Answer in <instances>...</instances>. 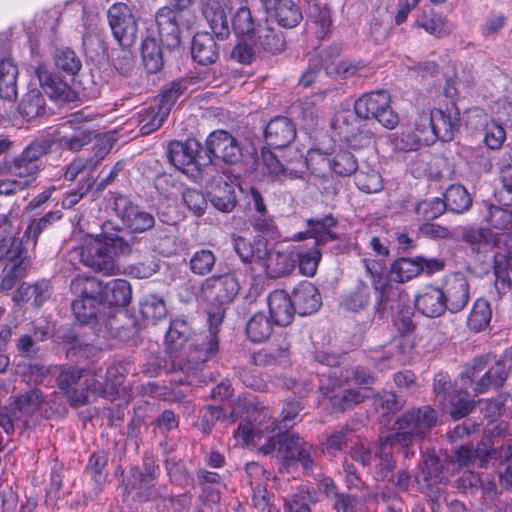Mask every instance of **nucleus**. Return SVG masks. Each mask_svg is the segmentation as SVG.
<instances>
[{
	"label": "nucleus",
	"mask_w": 512,
	"mask_h": 512,
	"mask_svg": "<svg viewBox=\"0 0 512 512\" xmlns=\"http://www.w3.org/2000/svg\"><path fill=\"white\" fill-rule=\"evenodd\" d=\"M239 289L237 278L229 273L209 277L202 283L201 297L211 306L208 311V334L193 335L190 325L181 318L170 322L165 345L171 359V369L185 374L179 381L191 384L201 365L216 355L219 347L217 334L225 317L226 306L235 299Z\"/></svg>",
	"instance_id": "obj_1"
},
{
	"label": "nucleus",
	"mask_w": 512,
	"mask_h": 512,
	"mask_svg": "<svg viewBox=\"0 0 512 512\" xmlns=\"http://www.w3.org/2000/svg\"><path fill=\"white\" fill-rule=\"evenodd\" d=\"M436 412L430 406L413 409L401 415L395 422V434L381 438L374 451L367 449L363 444L355 445L351 449V457L363 466L374 470L376 479L389 478L395 464L392 449L399 444L404 449V456L413 455L408 450L413 439L423 437L436 424Z\"/></svg>",
	"instance_id": "obj_2"
},
{
	"label": "nucleus",
	"mask_w": 512,
	"mask_h": 512,
	"mask_svg": "<svg viewBox=\"0 0 512 512\" xmlns=\"http://www.w3.org/2000/svg\"><path fill=\"white\" fill-rule=\"evenodd\" d=\"M390 94L386 90L366 93L354 104V110L336 112L331 126L347 147L358 150L371 144L372 133L363 129L361 119H376L387 129H394L399 123L398 114L391 108Z\"/></svg>",
	"instance_id": "obj_3"
},
{
	"label": "nucleus",
	"mask_w": 512,
	"mask_h": 512,
	"mask_svg": "<svg viewBox=\"0 0 512 512\" xmlns=\"http://www.w3.org/2000/svg\"><path fill=\"white\" fill-rule=\"evenodd\" d=\"M315 359L327 367L325 370L318 372L320 377L319 389L332 406L340 410L352 407L354 404L361 402L366 396L353 389L340 390L343 383L349 381L350 378L359 385H370L374 382L373 375L364 367L345 370L335 367L340 362V357L336 354L318 351L315 353Z\"/></svg>",
	"instance_id": "obj_4"
},
{
	"label": "nucleus",
	"mask_w": 512,
	"mask_h": 512,
	"mask_svg": "<svg viewBox=\"0 0 512 512\" xmlns=\"http://www.w3.org/2000/svg\"><path fill=\"white\" fill-rule=\"evenodd\" d=\"M460 125L459 113L441 109L420 112L412 126L402 129L395 137L394 145L399 150L412 151L420 145L433 144L437 139L450 141Z\"/></svg>",
	"instance_id": "obj_5"
},
{
	"label": "nucleus",
	"mask_w": 512,
	"mask_h": 512,
	"mask_svg": "<svg viewBox=\"0 0 512 512\" xmlns=\"http://www.w3.org/2000/svg\"><path fill=\"white\" fill-rule=\"evenodd\" d=\"M101 233L90 235L78 252L83 265L104 274H115L117 270L116 257L131 252L128 241L123 239L108 221L101 226Z\"/></svg>",
	"instance_id": "obj_6"
},
{
	"label": "nucleus",
	"mask_w": 512,
	"mask_h": 512,
	"mask_svg": "<svg viewBox=\"0 0 512 512\" xmlns=\"http://www.w3.org/2000/svg\"><path fill=\"white\" fill-rule=\"evenodd\" d=\"M302 400H289L282 409V420L277 421L272 417L268 407L256 408L253 420H241L238 429L234 432V438L238 444L251 445L252 442H260L268 435H283V431L292 427L303 409Z\"/></svg>",
	"instance_id": "obj_7"
},
{
	"label": "nucleus",
	"mask_w": 512,
	"mask_h": 512,
	"mask_svg": "<svg viewBox=\"0 0 512 512\" xmlns=\"http://www.w3.org/2000/svg\"><path fill=\"white\" fill-rule=\"evenodd\" d=\"M124 368L111 365L107 368L105 376L93 374L90 370H80L74 367L64 369L57 378L58 386L62 390L71 406L79 407L88 402V394H101L104 391V380L111 387L121 384Z\"/></svg>",
	"instance_id": "obj_8"
},
{
	"label": "nucleus",
	"mask_w": 512,
	"mask_h": 512,
	"mask_svg": "<svg viewBox=\"0 0 512 512\" xmlns=\"http://www.w3.org/2000/svg\"><path fill=\"white\" fill-rule=\"evenodd\" d=\"M264 454L277 459L283 468L290 473L301 466L305 473L313 469L316 451L313 446L296 434L268 435L262 441L252 442Z\"/></svg>",
	"instance_id": "obj_9"
},
{
	"label": "nucleus",
	"mask_w": 512,
	"mask_h": 512,
	"mask_svg": "<svg viewBox=\"0 0 512 512\" xmlns=\"http://www.w3.org/2000/svg\"><path fill=\"white\" fill-rule=\"evenodd\" d=\"M488 447L489 443L485 441V436L475 449L468 445H462L455 450L454 459L447 464L446 468L441 465L440 459L435 453H428L424 455L418 478L428 486H432L447 481L449 475L454 473L456 466L458 468H468L478 461L480 467H485L487 465V455H489Z\"/></svg>",
	"instance_id": "obj_10"
},
{
	"label": "nucleus",
	"mask_w": 512,
	"mask_h": 512,
	"mask_svg": "<svg viewBox=\"0 0 512 512\" xmlns=\"http://www.w3.org/2000/svg\"><path fill=\"white\" fill-rule=\"evenodd\" d=\"M158 476L159 467L152 459H144L142 467H132L124 478V494L131 496L132 500L136 502L156 504L167 487L166 485H154Z\"/></svg>",
	"instance_id": "obj_11"
},
{
	"label": "nucleus",
	"mask_w": 512,
	"mask_h": 512,
	"mask_svg": "<svg viewBox=\"0 0 512 512\" xmlns=\"http://www.w3.org/2000/svg\"><path fill=\"white\" fill-rule=\"evenodd\" d=\"M489 355H481L468 363L461 376L473 384L476 394H483L490 389L499 388L508 376V369L503 360H497L490 365Z\"/></svg>",
	"instance_id": "obj_12"
},
{
	"label": "nucleus",
	"mask_w": 512,
	"mask_h": 512,
	"mask_svg": "<svg viewBox=\"0 0 512 512\" xmlns=\"http://www.w3.org/2000/svg\"><path fill=\"white\" fill-rule=\"evenodd\" d=\"M44 403V395L39 389L21 394L15 399L14 408L0 405V426L7 434H12L15 426H28L33 418L41 416Z\"/></svg>",
	"instance_id": "obj_13"
},
{
	"label": "nucleus",
	"mask_w": 512,
	"mask_h": 512,
	"mask_svg": "<svg viewBox=\"0 0 512 512\" xmlns=\"http://www.w3.org/2000/svg\"><path fill=\"white\" fill-rule=\"evenodd\" d=\"M92 115L80 110L68 116L58 128V141L62 148L79 151L93 138V130L88 126Z\"/></svg>",
	"instance_id": "obj_14"
},
{
	"label": "nucleus",
	"mask_w": 512,
	"mask_h": 512,
	"mask_svg": "<svg viewBox=\"0 0 512 512\" xmlns=\"http://www.w3.org/2000/svg\"><path fill=\"white\" fill-rule=\"evenodd\" d=\"M23 242L11 237L0 239V264H4L0 288L2 291L11 290L17 280L23 276Z\"/></svg>",
	"instance_id": "obj_15"
},
{
	"label": "nucleus",
	"mask_w": 512,
	"mask_h": 512,
	"mask_svg": "<svg viewBox=\"0 0 512 512\" xmlns=\"http://www.w3.org/2000/svg\"><path fill=\"white\" fill-rule=\"evenodd\" d=\"M147 29H153L155 36L163 46L168 49L177 48L181 42V32L186 29L182 25V17L170 6L161 7L155 14L154 20L151 21Z\"/></svg>",
	"instance_id": "obj_16"
},
{
	"label": "nucleus",
	"mask_w": 512,
	"mask_h": 512,
	"mask_svg": "<svg viewBox=\"0 0 512 512\" xmlns=\"http://www.w3.org/2000/svg\"><path fill=\"white\" fill-rule=\"evenodd\" d=\"M107 16L114 38L123 48L131 47L136 41L138 27L130 8L124 3L114 4Z\"/></svg>",
	"instance_id": "obj_17"
},
{
	"label": "nucleus",
	"mask_w": 512,
	"mask_h": 512,
	"mask_svg": "<svg viewBox=\"0 0 512 512\" xmlns=\"http://www.w3.org/2000/svg\"><path fill=\"white\" fill-rule=\"evenodd\" d=\"M114 211L121 221L122 228L132 233H142L155 224L154 216L131 202L125 196H118L114 201Z\"/></svg>",
	"instance_id": "obj_18"
},
{
	"label": "nucleus",
	"mask_w": 512,
	"mask_h": 512,
	"mask_svg": "<svg viewBox=\"0 0 512 512\" xmlns=\"http://www.w3.org/2000/svg\"><path fill=\"white\" fill-rule=\"evenodd\" d=\"M205 146L210 159H219L227 164H237L242 160L240 142L227 131L216 130L210 133Z\"/></svg>",
	"instance_id": "obj_19"
},
{
	"label": "nucleus",
	"mask_w": 512,
	"mask_h": 512,
	"mask_svg": "<svg viewBox=\"0 0 512 512\" xmlns=\"http://www.w3.org/2000/svg\"><path fill=\"white\" fill-rule=\"evenodd\" d=\"M266 255L260 258L259 265L270 278H279L289 274L295 267V247L289 246L282 250L278 247H270L265 243Z\"/></svg>",
	"instance_id": "obj_20"
},
{
	"label": "nucleus",
	"mask_w": 512,
	"mask_h": 512,
	"mask_svg": "<svg viewBox=\"0 0 512 512\" xmlns=\"http://www.w3.org/2000/svg\"><path fill=\"white\" fill-rule=\"evenodd\" d=\"M30 70L38 79V82L47 96L57 102L69 100L71 89L67 82L48 69L47 64L39 60L30 64Z\"/></svg>",
	"instance_id": "obj_21"
},
{
	"label": "nucleus",
	"mask_w": 512,
	"mask_h": 512,
	"mask_svg": "<svg viewBox=\"0 0 512 512\" xmlns=\"http://www.w3.org/2000/svg\"><path fill=\"white\" fill-rule=\"evenodd\" d=\"M199 149L200 143L195 139L172 141L167 149V157L176 169L188 173L197 168Z\"/></svg>",
	"instance_id": "obj_22"
},
{
	"label": "nucleus",
	"mask_w": 512,
	"mask_h": 512,
	"mask_svg": "<svg viewBox=\"0 0 512 512\" xmlns=\"http://www.w3.org/2000/svg\"><path fill=\"white\" fill-rule=\"evenodd\" d=\"M266 14L283 28H293L302 20V12L293 0H260Z\"/></svg>",
	"instance_id": "obj_23"
},
{
	"label": "nucleus",
	"mask_w": 512,
	"mask_h": 512,
	"mask_svg": "<svg viewBox=\"0 0 512 512\" xmlns=\"http://www.w3.org/2000/svg\"><path fill=\"white\" fill-rule=\"evenodd\" d=\"M267 146L274 149L287 147L296 137L294 123L285 116H278L270 120L264 130Z\"/></svg>",
	"instance_id": "obj_24"
},
{
	"label": "nucleus",
	"mask_w": 512,
	"mask_h": 512,
	"mask_svg": "<svg viewBox=\"0 0 512 512\" xmlns=\"http://www.w3.org/2000/svg\"><path fill=\"white\" fill-rule=\"evenodd\" d=\"M441 289L444 294L445 310L452 313L461 311L469 301V289L462 275L448 277Z\"/></svg>",
	"instance_id": "obj_25"
},
{
	"label": "nucleus",
	"mask_w": 512,
	"mask_h": 512,
	"mask_svg": "<svg viewBox=\"0 0 512 512\" xmlns=\"http://www.w3.org/2000/svg\"><path fill=\"white\" fill-rule=\"evenodd\" d=\"M378 298L375 305V312L380 319L389 317L401 311L405 295H402L397 287L382 283L381 280L374 281Z\"/></svg>",
	"instance_id": "obj_26"
},
{
	"label": "nucleus",
	"mask_w": 512,
	"mask_h": 512,
	"mask_svg": "<svg viewBox=\"0 0 512 512\" xmlns=\"http://www.w3.org/2000/svg\"><path fill=\"white\" fill-rule=\"evenodd\" d=\"M269 314L275 325L286 326L293 320L295 307L291 296L281 289L272 291L267 297Z\"/></svg>",
	"instance_id": "obj_27"
},
{
	"label": "nucleus",
	"mask_w": 512,
	"mask_h": 512,
	"mask_svg": "<svg viewBox=\"0 0 512 512\" xmlns=\"http://www.w3.org/2000/svg\"><path fill=\"white\" fill-rule=\"evenodd\" d=\"M211 204L219 211L230 212L236 204L235 189L232 181L225 175H220L209 186Z\"/></svg>",
	"instance_id": "obj_28"
},
{
	"label": "nucleus",
	"mask_w": 512,
	"mask_h": 512,
	"mask_svg": "<svg viewBox=\"0 0 512 512\" xmlns=\"http://www.w3.org/2000/svg\"><path fill=\"white\" fill-rule=\"evenodd\" d=\"M291 298L295 312L301 316L316 312L322 304L317 287L310 282H302L296 286Z\"/></svg>",
	"instance_id": "obj_29"
},
{
	"label": "nucleus",
	"mask_w": 512,
	"mask_h": 512,
	"mask_svg": "<svg viewBox=\"0 0 512 512\" xmlns=\"http://www.w3.org/2000/svg\"><path fill=\"white\" fill-rule=\"evenodd\" d=\"M415 307L427 317H439L445 311L444 294L438 287L426 286L415 296Z\"/></svg>",
	"instance_id": "obj_30"
},
{
	"label": "nucleus",
	"mask_w": 512,
	"mask_h": 512,
	"mask_svg": "<svg viewBox=\"0 0 512 512\" xmlns=\"http://www.w3.org/2000/svg\"><path fill=\"white\" fill-rule=\"evenodd\" d=\"M232 12L231 27L237 37L247 38L249 41L259 21L252 15L250 8L239 0H231Z\"/></svg>",
	"instance_id": "obj_31"
},
{
	"label": "nucleus",
	"mask_w": 512,
	"mask_h": 512,
	"mask_svg": "<svg viewBox=\"0 0 512 512\" xmlns=\"http://www.w3.org/2000/svg\"><path fill=\"white\" fill-rule=\"evenodd\" d=\"M52 294L51 285L48 281H39L35 284H21L13 296L16 304L22 305L31 302L35 307H41Z\"/></svg>",
	"instance_id": "obj_32"
},
{
	"label": "nucleus",
	"mask_w": 512,
	"mask_h": 512,
	"mask_svg": "<svg viewBox=\"0 0 512 512\" xmlns=\"http://www.w3.org/2000/svg\"><path fill=\"white\" fill-rule=\"evenodd\" d=\"M202 14L212 32L224 38L229 34V22L222 3L219 0H201Z\"/></svg>",
	"instance_id": "obj_33"
},
{
	"label": "nucleus",
	"mask_w": 512,
	"mask_h": 512,
	"mask_svg": "<svg viewBox=\"0 0 512 512\" xmlns=\"http://www.w3.org/2000/svg\"><path fill=\"white\" fill-rule=\"evenodd\" d=\"M245 472L253 491L252 500L254 505L258 508L264 509L268 505L267 492L264 487V483L269 479L270 474L256 462L247 463L245 466Z\"/></svg>",
	"instance_id": "obj_34"
},
{
	"label": "nucleus",
	"mask_w": 512,
	"mask_h": 512,
	"mask_svg": "<svg viewBox=\"0 0 512 512\" xmlns=\"http://www.w3.org/2000/svg\"><path fill=\"white\" fill-rule=\"evenodd\" d=\"M249 42L259 45L271 53H278L284 49L285 40L281 33H277L266 19L264 23L258 22L255 33Z\"/></svg>",
	"instance_id": "obj_35"
},
{
	"label": "nucleus",
	"mask_w": 512,
	"mask_h": 512,
	"mask_svg": "<svg viewBox=\"0 0 512 512\" xmlns=\"http://www.w3.org/2000/svg\"><path fill=\"white\" fill-rule=\"evenodd\" d=\"M249 42L259 45L271 53H278L284 49L285 40L281 33H277L266 19L264 23L258 22L255 33Z\"/></svg>",
	"instance_id": "obj_36"
},
{
	"label": "nucleus",
	"mask_w": 512,
	"mask_h": 512,
	"mask_svg": "<svg viewBox=\"0 0 512 512\" xmlns=\"http://www.w3.org/2000/svg\"><path fill=\"white\" fill-rule=\"evenodd\" d=\"M159 38L153 29H147V34L141 45L143 64L148 73H157L163 67V56Z\"/></svg>",
	"instance_id": "obj_37"
},
{
	"label": "nucleus",
	"mask_w": 512,
	"mask_h": 512,
	"mask_svg": "<svg viewBox=\"0 0 512 512\" xmlns=\"http://www.w3.org/2000/svg\"><path fill=\"white\" fill-rule=\"evenodd\" d=\"M191 54L193 59L201 65L214 63L218 58V47L209 33H197L192 39Z\"/></svg>",
	"instance_id": "obj_38"
},
{
	"label": "nucleus",
	"mask_w": 512,
	"mask_h": 512,
	"mask_svg": "<svg viewBox=\"0 0 512 512\" xmlns=\"http://www.w3.org/2000/svg\"><path fill=\"white\" fill-rule=\"evenodd\" d=\"M132 298L131 286L124 279H112L104 284L102 302L109 306L125 307Z\"/></svg>",
	"instance_id": "obj_39"
},
{
	"label": "nucleus",
	"mask_w": 512,
	"mask_h": 512,
	"mask_svg": "<svg viewBox=\"0 0 512 512\" xmlns=\"http://www.w3.org/2000/svg\"><path fill=\"white\" fill-rule=\"evenodd\" d=\"M325 58V73L327 75H335L341 78H349L356 75L359 70L363 67L361 62H355L351 60H335V56H338V48L323 50Z\"/></svg>",
	"instance_id": "obj_40"
},
{
	"label": "nucleus",
	"mask_w": 512,
	"mask_h": 512,
	"mask_svg": "<svg viewBox=\"0 0 512 512\" xmlns=\"http://www.w3.org/2000/svg\"><path fill=\"white\" fill-rule=\"evenodd\" d=\"M63 218L61 210H52L44 214L40 218L33 219L27 226L23 234V239L27 247L34 248L40 235L50 229L56 222Z\"/></svg>",
	"instance_id": "obj_41"
},
{
	"label": "nucleus",
	"mask_w": 512,
	"mask_h": 512,
	"mask_svg": "<svg viewBox=\"0 0 512 512\" xmlns=\"http://www.w3.org/2000/svg\"><path fill=\"white\" fill-rule=\"evenodd\" d=\"M169 114L167 109L162 110L158 104L153 102L150 106L138 112V127L142 135H149L158 130Z\"/></svg>",
	"instance_id": "obj_42"
},
{
	"label": "nucleus",
	"mask_w": 512,
	"mask_h": 512,
	"mask_svg": "<svg viewBox=\"0 0 512 512\" xmlns=\"http://www.w3.org/2000/svg\"><path fill=\"white\" fill-rule=\"evenodd\" d=\"M18 68L10 59L0 61V98L15 101L17 98Z\"/></svg>",
	"instance_id": "obj_43"
},
{
	"label": "nucleus",
	"mask_w": 512,
	"mask_h": 512,
	"mask_svg": "<svg viewBox=\"0 0 512 512\" xmlns=\"http://www.w3.org/2000/svg\"><path fill=\"white\" fill-rule=\"evenodd\" d=\"M371 299L370 287L360 281L354 288L344 292L340 297V305L348 311L358 312L368 306Z\"/></svg>",
	"instance_id": "obj_44"
},
{
	"label": "nucleus",
	"mask_w": 512,
	"mask_h": 512,
	"mask_svg": "<svg viewBox=\"0 0 512 512\" xmlns=\"http://www.w3.org/2000/svg\"><path fill=\"white\" fill-rule=\"evenodd\" d=\"M336 223V219L331 215L308 220V232L311 234V237L315 239L316 246L325 245L337 239V235L332 231Z\"/></svg>",
	"instance_id": "obj_45"
},
{
	"label": "nucleus",
	"mask_w": 512,
	"mask_h": 512,
	"mask_svg": "<svg viewBox=\"0 0 512 512\" xmlns=\"http://www.w3.org/2000/svg\"><path fill=\"white\" fill-rule=\"evenodd\" d=\"M234 250L244 263H259L266 255L265 243L258 239L251 243L248 239L238 236L234 238Z\"/></svg>",
	"instance_id": "obj_46"
},
{
	"label": "nucleus",
	"mask_w": 512,
	"mask_h": 512,
	"mask_svg": "<svg viewBox=\"0 0 512 512\" xmlns=\"http://www.w3.org/2000/svg\"><path fill=\"white\" fill-rule=\"evenodd\" d=\"M443 203L445 204V209L461 214L470 208L472 198L463 186L451 185L446 189Z\"/></svg>",
	"instance_id": "obj_47"
},
{
	"label": "nucleus",
	"mask_w": 512,
	"mask_h": 512,
	"mask_svg": "<svg viewBox=\"0 0 512 512\" xmlns=\"http://www.w3.org/2000/svg\"><path fill=\"white\" fill-rule=\"evenodd\" d=\"M70 289L78 298L91 297L101 299L104 284L95 277L78 275L72 279Z\"/></svg>",
	"instance_id": "obj_48"
},
{
	"label": "nucleus",
	"mask_w": 512,
	"mask_h": 512,
	"mask_svg": "<svg viewBox=\"0 0 512 512\" xmlns=\"http://www.w3.org/2000/svg\"><path fill=\"white\" fill-rule=\"evenodd\" d=\"M19 113L28 121L45 113V99L38 89L29 90L22 98Z\"/></svg>",
	"instance_id": "obj_49"
},
{
	"label": "nucleus",
	"mask_w": 512,
	"mask_h": 512,
	"mask_svg": "<svg viewBox=\"0 0 512 512\" xmlns=\"http://www.w3.org/2000/svg\"><path fill=\"white\" fill-rule=\"evenodd\" d=\"M391 278L400 283L410 281L421 273V259L399 258L391 266Z\"/></svg>",
	"instance_id": "obj_50"
},
{
	"label": "nucleus",
	"mask_w": 512,
	"mask_h": 512,
	"mask_svg": "<svg viewBox=\"0 0 512 512\" xmlns=\"http://www.w3.org/2000/svg\"><path fill=\"white\" fill-rule=\"evenodd\" d=\"M262 159L269 174L277 180L303 178L304 170L285 167L270 151L262 150Z\"/></svg>",
	"instance_id": "obj_51"
},
{
	"label": "nucleus",
	"mask_w": 512,
	"mask_h": 512,
	"mask_svg": "<svg viewBox=\"0 0 512 512\" xmlns=\"http://www.w3.org/2000/svg\"><path fill=\"white\" fill-rule=\"evenodd\" d=\"M273 321L264 313H255L248 321L246 333L253 342H262L269 338L273 330Z\"/></svg>",
	"instance_id": "obj_52"
},
{
	"label": "nucleus",
	"mask_w": 512,
	"mask_h": 512,
	"mask_svg": "<svg viewBox=\"0 0 512 512\" xmlns=\"http://www.w3.org/2000/svg\"><path fill=\"white\" fill-rule=\"evenodd\" d=\"M40 166L36 164L26 162L19 156L12 160L8 168V172L11 177H15L21 181V183L28 188L32 185L38 177Z\"/></svg>",
	"instance_id": "obj_53"
},
{
	"label": "nucleus",
	"mask_w": 512,
	"mask_h": 512,
	"mask_svg": "<svg viewBox=\"0 0 512 512\" xmlns=\"http://www.w3.org/2000/svg\"><path fill=\"white\" fill-rule=\"evenodd\" d=\"M101 305H104L102 299L76 297L72 302V311L81 323L87 324L90 320L96 318Z\"/></svg>",
	"instance_id": "obj_54"
},
{
	"label": "nucleus",
	"mask_w": 512,
	"mask_h": 512,
	"mask_svg": "<svg viewBox=\"0 0 512 512\" xmlns=\"http://www.w3.org/2000/svg\"><path fill=\"white\" fill-rule=\"evenodd\" d=\"M54 63L60 72L70 77H74L82 67L80 58L72 49L67 47L55 51Z\"/></svg>",
	"instance_id": "obj_55"
},
{
	"label": "nucleus",
	"mask_w": 512,
	"mask_h": 512,
	"mask_svg": "<svg viewBox=\"0 0 512 512\" xmlns=\"http://www.w3.org/2000/svg\"><path fill=\"white\" fill-rule=\"evenodd\" d=\"M491 317L492 310L489 302L485 299H478L468 316L467 325L470 329L480 332L489 325Z\"/></svg>",
	"instance_id": "obj_56"
},
{
	"label": "nucleus",
	"mask_w": 512,
	"mask_h": 512,
	"mask_svg": "<svg viewBox=\"0 0 512 512\" xmlns=\"http://www.w3.org/2000/svg\"><path fill=\"white\" fill-rule=\"evenodd\" d=\"M251 224L257 233L256 240L260 239L263 243L269 245V241H280L282 239V235L275 225L273 218L269 215L253 216Z\"/></svg>",
	"instance_id": "obj_57"
},
{
	"label": "nucleus",
	"mask_w": 512,
	"mask_h": 512,
	"mask_svg": "<svg viewBox=\"0 0 512 512\" xmlns=\"http://www.w3.org/2000/svg\"><path fill=\"white\" fill-rule=\"evenodd\" d=\"M189 81L181 79L173 81L166 89L162 91L159 97L154 101L160 106L162 110L167 109V114H170L176 101L188 90Z\"/></svg>",
	"instance_id": "obj_58"
},
{
	"label": "nucleus",
	"mask_w": 512,
	"mask_h": 512,
	"mask_svg": "<svg viewBox=\"0 0 512 512\" xmlns=\"http://www.w3.org/2000/svg\"><path fill=\"white\" fill-rule=\"evenodd\" d=\"M140 313L143 318L155 323L167 314L165 302L155 294L145 295L140 302Z\"/></svg>",
	"instance_id": "obj_59"
},
{
	"label": "nucleus",
	"mask_w": 512,
	"mask_h": 512,
	"mask_svg": "<svg viewBox=\"0 0 512 512\" xmlns=\"http://www.w3.org/2000/svg\"><path fill=\"white\" fill-rule=\"evenodd\" d=\"M416 24L418 27L424 29L427 33L436 37L449 34L452 29V25L441 15L436 13H430L429 15L423 13L422 15L418 16Z\"/></svg>",
	"instance_id": "obj_60"
},
{
	"label": "nucleus",
	"mask_w": 512,
	"mask_h": 512,
	"mask_svg": "<svg viewBox=\"0 0 512 512\" xmlns=\"http://www.w3.org/2000/svg\"><path fill=\"white\" fill-rule=\"evenodd\" d=\"M370 358L376 367L383 370L400 364L403 357L399 344L391 343L380 350L374 351Z\"/></svg>",
	"instance_id": "obj_61"
},
{
	"label": "nucleus",
	"mask_w": 512,
	"mask_h": 512,
	"mask_svg": "<svg viewBox=\"0 0 512 512\" xmlns=\"http://www.w3.org/2000/svg\"><path fill=\"white\" fill-rule=\"evenodd\" d=\"M190 504V495L184 493L172 496L166 487L165 492L162 493V497L158 499L155 507L159 512H189Z\"/></svg>",
	"instance_id": "obj_62"
},
{
	"label": "nucleus",
	"mask_w": 512,
	"mask_h": 512,
	"mask_svg": "<svg viewBox=\"0 0 512 512\" xmlns=\"http://www.w3.org/2000/svg\"><path fill=\"white\" fill-rule=\"evenodd\" d=\"M298 267L301 274L312 277L316 274L318 265L321 261L322 254L318 246L311 248H300L297 251Z\"/></svg>",
	"instance_id": "obj_63"
},
{
	"label": "nucleus",
	"mask_w": 512,
	"mask_h": 512,
	"mask_svg": "<svg viewBox=\"0 0 512 512\" xmlns=\"http://www.w3.org/2000/svg\"><path fill=\"white\" fill-rule=\"evenodd\" d=\"M300 161L312 174L319 177L324 176L331 166V159L328 155L314 149L308 151L304 159L301 155Z\"/></svg>",
	"instance_id": "obj_64"
}]
</instances>
